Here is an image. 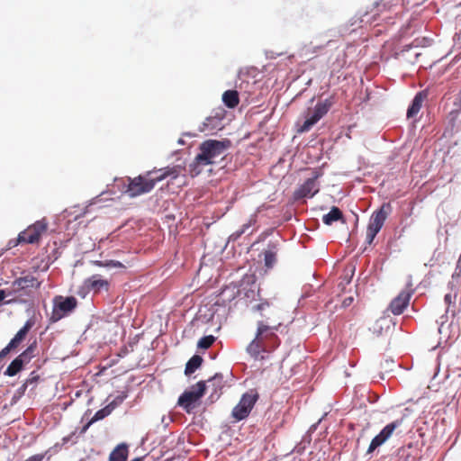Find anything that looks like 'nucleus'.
Listing matches in <instances>:
<instances>
[{"instance_id":"obj_23","label":"nucleus","mask_w":461,"mask_h":461,"mask_svg":"<svg viewBox=\"0 0 461 461\" xmlns=\"http://www.w3.org/2000/svg\"><path fill=\"white\" fill-rule=\"evenodd\" d=\"M276 246L269 245V248L264 251V263L267 268H272L276 263Z\"/></svg>"},{"instance_id":"obj_51","label":"nucleus","mask_w":461,"mask_h":461,"mask_svg":"<svg viewBox=\"0 0 461 461\" xmlns=\"http://www.w3.org/2000/svg\"><path fill=\"white\" fill-rule=\"evenodd\" d=\"M456 266H457V269H459V268L461 269V254H460V257H459V258H458V260L456 262Z\"/></svg>"},{"instance_id":"obj_25","label":"nucleus","mask_w":461,"mask_h":461,"mask_svg":"<svg viewBox=\"0 0 461 461\" xmlns=\"http://www.w3.org/2000/svg\"><path fill=\"white\" fill-rule=\"evenodd\" d=\"M342 217L343 214L339 208L333 206L329 213L323 215L322 221L326 225H331L334 221L342 219Z\"/></svg>"},{"instance_id":"obj_37","label":"nucleus","mask_w":461,"mask_h":461,"mask_svg":"<svg viewBox=\"0 0 461 461\" xmlns=\"http://www.w3.org/2000/svg\"><path fill=\"white\" fill-rule=\"evenodd\" d=\"M94 264L98 267H122V263L118 261H109V262H102V261H95Z\"/></svg>"},{"instance_id":"obj_21","label":"nucleus","mask_w":461,"mask_h":461,"mask_svg":"<svg viewBox=\"0 0 461 461\" xmlns=\"http://www.w3.org/2000/svg\"><path fill=\"white\" fill-rule=\"evenodd\" d=\"M221 120L222 116H209L203 122V126L200 128L202 131H214L217 129H221Z\"/></svg>"},{"instance_id":"obj_36","label":"nucleus","mask_w":461,"mask_h":461,"mask_svg":"<svg viewBox=\"0 0 461 461\" xmlns=\"http://www.w3.org/2000/svg\"><path fill=\"white\" fill-rule=\"evenodd\" d=\"M85 390H86V393H90V391H91V387H88L87 383H86V381H84V382L82 383V388H81V389H79V390H77V391L75 392V393H74V397H73V398H74V399H77V398L81 397V395L83 394V393L85 392Z\"/></svg>"},{"instance_id":"obj_27","label":"nucleus","mask_w":461,"mask_h":461,"mask_svg":"<svg viewBox=\"0 0 461 461\" xmlns=\"http://www.w3.org/2000/svg\"><path fill=\"white\" fill-rule=\"evenodd\" d=\"M113 411V407H110L108 404L104 408L95 411V413L91 418V422H96L104 420L107 416H109Z\"/></svg>"},{"instance_id":"obj_40","label":"nucleus","mask_w":461,"mask_h":461,"mask_svg":"<svg viewBox=\"0 0 461 461\" xmlns=\"http://www.w3.org/2000/svg\"><path fill=\"white\" fill-rule=\"evenodd\" d=\"M74 437H75V433H71L70 435H68V436L64 437L62 438V444L61 445H66V444H68L69 442H71V444H75L76 441L72 440Z\"/></svg>"},{"instance_id":"obj_12","label":"nucleus","mask_w":461,"mask_h":461,"mask_svg":"<svg viewBox=\"0 0 461 461\" xmlns=\"http://www.w3.org/2000/svg\"><path fill=\"white\" fill-rule=\"evenodd\" d=\"M34 321L29 319L23 328H21L15 336L11 339L8 345L0 351V359L6 357L12 350L16 349L20 344L25 339L28 332L33 327Z\"/></svg>"},{"instance_id":"obj_43","label":"nucleus","mask_w":461,"mask_h":461,"mask_svg":"<svg viewBox=\"0 0 461 461\" xmlns=\"http://www.w3.org/2000/svg\"><path fill=\"white\" fill-rule=\"evenodd\" d=\"M461 276V269H457V266H456V269L454 274L452 275V279L454 280L456 277H459Z\"/></svg>"},{"instance_id":"obj_2","label":"nucleus","mask_w":461,"mask_h":461,"mask_svg":"<svg viewBox=\"0 0 461 461\" xmlns=\"http://www.w3.org/2000/svg\"><path fill=\"white\" fill-rule=\"evenodd\" d=\"M182 172L180 166L167 167L158 170H150L144 175L135 177H128L126 193L130 197H136L149 193L158 182L167 177L176 179Z\"/></svg>"},{"instance_id":"obj_6","label":"nucleus","mask_w":461,"mask_h":461,"mask_svg":"<svg viewBox=\"0 0 461 461\" xmlns=\"http://www.w3.org/2000/svg\"><path fill=\"white\" fill-rule=\"evenodd\" d=\"M205 391V382L199 381L195 384L189 386L179 395L177 404L183 408L185 412L191 413L196 403L203 397Z\"/></svg>"},{"instance_id":"obj_34","label":"nucleus","mask_w":461,"mask_h":461,"mask_svg":"<svg viewBox=\"0 0 461 461\" xmlns=\"http://www.w3.org/2000/svg\"><path fill=\"white\" fill-rule=\"evenodd\" d=\"M307 444H310V440L303 439L300 443H298L293 449V452L302 455L305 451Z\"/></svg>"},{"instance_id":"obj_4","label":"nucleus","mask_w":461,"mask_h":461,"mask_svg":"<svg viewBox=\"0 0 461 461\" xmlns=\"http://www.w3.org/2000/svg\"><path fill=\"white\" fill-rule=\"evenodd\" d=\"M258 399L259 393L258 387L249 388L243 393L239 402L231 411V417L234 420L241 421L246 420L249 416Z\"/></svg>"},{"instance_id":"obj_24","label":"nucleus","mask_w":461,"mask_h":461,"mask_svg":"<svg viewBox=\"0 0 461 461\" xmlns=\"http://www.w3.org/2000/svg\"><path fill=\"white\" fill-rule=\"evenodd\" d=\"M448 377L449 376H430L427 389L434 393L440 391L441 388L444 387Z\"/></svg>"},{"instance_id":"obj_38","label":"nucleus","mask_w":461,"mask_h":461,"mask_svg":"<svg viewBox=\"0 0 461 461\" xmlns=\"http://www.w3.org/2000/svg\"><path fill=\"white\" fill-rule=\"evenodd\" d=\"M50 450H51V448L49 449L48 451H46L44 454H36V455L31 456L24 461H42L45 455L48 454Z\"/></svg>"},{"instance_id":"obj_9","label":"nucleus","mask_w":461,"mask_h":461,"mask_svg":"<svg viewBox=\"0 0 461 461\" xmlns=\"http://www.w3.org/2000/svg\"><path fill=\"white\" fill-rule=\"evenodd\" d=\"M321 176V171L314 170L312 176L305 180V182L294 192V199L297 201L306 197H313L320 190L318 179Z\"/></svg>"},{"instance_id":"obj_10","label":"nucleus","mask_w":461,"mask_h":461,"mask_svg":"<svg viewBox=\"0 0 461 461\" xmlns=\"http://www.w3.org/2000/svg\"><path fill=\"white\" fill-rule=\"evenodd\" d=\"M413 293L414 289L412 288V285L411 283H409L405 289L400 292V294L391 301L388 306V311H390L393 315L402 314L409 305Z\"/></svg>"},{"instance_id":"obj_13","label":"nucleus","mask_w":461,"mask_h":461,"mask_svg":"<svg viewBox=\"0 0 461 461\" xmlns=\"http://www.w3.org/2000/svg\"><path fill=\"white\" fill-rule=\"evenodd\" d=\"M392 212L390 203H384L381 207L375 211L370 218L368 228L380 231L388 215Z\"/></svg>"},{"instance_id":"obj_5","label":"nucleus","mask_w":461,"mask_h":461,"mask_svg":"<svg viewBox=\"0 0 461 461\" xmlns=\"http://www.w3.org/2000/svg\"><path fill=\"white\" fill-rule=\"evenodd\" d=\"M48 221L45 218L36 221L28 226L24 230L21 231L15 241L10 240L9 247H14L18 244H35L39 243L41 238L48 230Z\"/></svg>"},{"instance_id":"obj_11","label":"nucleus","mask_w":461,"mask_h":461,"mask_svg":"<svg viewBox=\"0 0 461 461\" xmlns=\"http://www.w3.org/2000/svg\"><path fill=\"white\" fill-rule=\"evenodd\" d=\"M36 348L37 342L33 341L22 354L11 362L5 375H16L22 371L23 366L28 364L34 357Z\"/></svg>"},{"instance_id":"obj_57","label":"nucleus","mask_w":461,"mask_h":461,"mask_svg":"<svg viewBox=\"0 0 461 461\" xmlns=\"http://www.w3.org/2000/svg\"><path fill=\"white\" fill-rule=\"evenodd\" d=\"M413 5H420V3H419V2H414V3H413Z\"/></svg>"},{"instance_id":"obj_45","label":"nucleus","mask_w":461,"mask_h":461,"mask_svg":"<svg viewBox=\"0 0 461 461\" xmlns=\"http://www.w3.org/2000/svg\"><path fill=\"white\" fill-rule=\"evenodd\" d=\"M378 398H379V396L377 394H374L372 396H369L367 398V400L369 402L374 403V402H377Z\"/></svg>"},{"instance_id":"obj_15","label":"nucleus","mask_w":461,"mask_h":461,"mask_svg":"<svg viewBox=\"0 0 461 461\" xmlns=\"http://www.w3.org/2000/svg\"><path fill=\"white\" fill-rule=\"evenodd\" d=\"M411 0H381L380 6L382 10L393 12L395 14H400L407 5H409Z\"/></svg>"},{"instance_id":"obj_26","label":"nucleus","mask_w":461,"mask_h":461,"mask_svg":"<svg viewBox=\"0 0 461 461\" xmlns=\"http://www.w3.org/2000/svg\"><path fill=\"white\" fill-rule=\"evenodd\" d=\"M202 363H203L202 357H200L198 355L193 356L186 363L185 369V375H191V374L194 373L196 371V369L198 367H200Z\"/></svg>"},{"instance_id":"obj_32","label":"nucleus","mask_w":461,"mask_h":461,"mask_svg":"<svg viewBox=\"0 0 461 461\" xmlns=\"http://www.w3.org/2000/svg\"><path fill=\"white\" fill-rule=\"evenodd\" d=\"M411 445H409L407 449H402L400 455V459L402 461H415L416 455H414L411 451Z\"/></svg>"},{"instance_id":"obj_28","label":"nucleus","mask_w":461,"mask_h":461,"mask_svg":"<svg viewBox=\"0 0 461 461\" xmlns=\"http://www.w3.org/2000/svg\"><path fill=\"white\" fill-rule=\"evenodd\" d=\"M40 376H32L28 378L17 390L14 392L20 397H23L29 384L36 385L39 382Z\"/></svg>"},{"instance_id":"obj_58","label":"nucleus","mask_w":461,"mask_h":461,"mask_svg":"<svg viewBox=\"0 0 461 461\" xmlns=\"http://www.w3.org/2000/svg\"><path fill=\"white\" fill-rule=\"evenodd\" d=\"M315 49H317V50H321V49H322V47H321V46H319V47H316Z\"/></svg>"},{"instance_id":"obj_39","label":"nucleus","mask_w":461,"mask_h":461,"mask_svg":"<svg viewBox=\"0 0 461 461\" xmlns=\"http://www.w3.org/2000/svg\"><path fill=\"white\" fill-rule=\"evenodd\" d=\"M454 364H457V365H458V366H456V367H453V368H452V367H450V366H448V369H447V372H448V373H450V372H451V373H456V372H457V371H461V358H459L458 357H455V359H454V363H453V365H454Z\"/></svg>"},{"instance_id":"obj_47","label":"nucleus","mask_w":461,"mask_h":461,"mask_svg":"<svg viewBox=\"0 0 461 461\" xmlns=\"http://www.w3.org/2000/svg\"><path fill=\"white\" fill-rule=\"evenodd\" d=\"M353 301V298L352 297H348V298H346L344 301H343V304L344 306H348Z\"/></svg>"},{"instance_id":"obj_60","label":"nucleus","mask_w":461,"mask_h":461,"mask_svg":"<svg viewBox=\"0 0 461 461\" xmlns=\"http://www.w3.org/2000/svg\"><path fill=\"white\" fill-rule=\"evenodd\" d=\"M92 399H93L92 397H91V398H89V400H88V404L91 402Z\"/></svg>"},{"instance_id":"obj_53","label":"nucleus","mask_w":461,"mask_h":461,"mask_svg":"<svg viewBox=\"0 0 461 461\" xmlns=\"http://www.w3.org/2000/svg\"><path fill=\"white\" fill-rule=\"evenodd\" d=\"M131 461H143V457L138 456V457L131 459Z\"/></svg>"},{"instance_id":"obj_29","label":"nucleus","mask_w":461,"mask_h":461,"mask_svg":"<svg viewBox=\"0 0 461 461\" xmlns=\"http://www.w3.org/2000/svg\"><path fill=\"white\" fill-rule=\"evenodd\" d=\"M398 427V422L393 421L391 423H388L385 425L381 431L378 433L381 437H383L384 439L387 440L392 434L393 433L394 429Z\"/></svg>"},{"instance_id":"obj_22","label":"nucleus","mask_w":461,"mask_h":461,"mask_svg":"<svg viewBox=\"0 0 461 461\" xmlns=\"http://www.w3.org/2000/svg\"><path fill=\"white\" fill-rule=\"evenodd\" d=\"M222 101L228 108H235L239 103V94L236 90H227L222 95Z\"/></svg>"},{"instance_id":"obj_20","label":"nucleus","mask_w":461,"mask_h":461,"mask_svg":"<svg viewBox=\"0 0 461 461\" xmlns=\"http://www.w3.org/2000/svg\"><path fill=\"white\" fill-rule=\"evenodd\" d=\"M256 222H257V215L253 214L249 217L248 221L241 226V228L240 230L234 231L230 235V238L235 240H238L244 233L252 234L254 231V229H252V230H250V229L256 224Z\"/></svg>"},{"instance_id":"obj_19","label":"nucleus","mask_w":461,"mask_h":461,"mask_svg":"<svg viewBox=\"0 0 461 461\" xmlns=\"http://www.w3.org/2000/svg\"><path fill=\"white\" fill-rule=\"evenodd\" d=\"M427 98V94L425 92H419L413 98L411 104L407 110V117L413 118L420 112L424 100Z\"/></svg>"},{"instance_id":"obj_33","label":"nucleus","mask_w":461,"mask_h":461,"mask_svg":"<svg viewBox=\"0 0 461 461\" xmlns=\"http://www.w3.org/2000/svg\"><path fill=\"white\" fill-rule=\"evenodd\" d=\"M127 396V393L125 392H122V394L117 395L110 403H108V405L110 407H113V411L117 406L123 402Z\"/></svg>"},{"instance_id":"obj_46","label":"nucleus","mask_w":461,"mask_h":461,"mask_svg":"<svg viewBox=\"0 0 461 461\" xmlns=\"http://www.w3.org/2000/svg\"><path fill=\"white\" fill-rule=\"evenodd\" d=\"M342 58H343L342 61L338 63V65L336 66V68H342L344 66V64L346 62V60H345V54L344 53H342Z\"/></svg>"},{"instance_id":"obj_35","label":"nucleus","mask_w":461,"mask_h":461,"mask_svg":"<svg viewBox=\"0 0 461 461\" xmlns=\"http://www.w3.org/2000/svg\"><path fill=\"white\" fill-rule=\"evenodd\" d=\"M378 232L379 231L367 227L366 234V244L371 245Z\"/></svg>"},{"instance_id":"obj_42","label":"nucleus","mask_w":461,"mask_h":461,"mask_svg":"<svg viewBox=\"0 0 461 461\" xmlns=\"http://www.w3.org/2000/svg\"><path fill=\"white\" fill-rule=\"evenodd\" d=\"M95 422H91V419L88 420V422L86 424H85L81 429V433H85L88 429L89 427L94 424Z\"/></svg>"},{"instance_id":"obj_52","label":"nucleus","mask_w":461,"mask_h":461,"mask_svg":"<svg viewBox=\"0 0 461 461\" xmlns=\"http://www.w3.org/2000/svg\"><path fill=\"white\" fill-rule=\"evenodd\" d=\"M60 447H61V445H60V444H59V443H57V444H56L52 448H54V449H55V451L57 452V451H59V449Z\"/></svg>"},{"instance_id":"obj_8","label":"nucleus","mask_w":461,"mask_h":461,"mask_svg":"<svg viewBox=\"0 0 461 461\" xmlns=\"http://www.w3.org/2000/svg\"><path fill=\"white\" fill-rule=\"evenodd\" d=\"M333 104L334 99L332 96L325 99L324 101L318 102L313 109L312 114L306 118V120L298 129V132L302 133L309 131L314 124H316L325 114H327Z\"/></svg>"},{"instance_id":"obj_56","label":"nucleus","mask_w":461,"mask_h":461,"mask_svg":"<svg viewBox=\"0 0 461 461\" xmlns=\"http://www.w3.org/2000/svg\"><path fill=\"white\" fill-rule=\"evenodd\" d=\"M316 427H317V425H316V424H315V425H312V429H316Z\"/></svg>"},{"instance_id":"obj_54","label":"nucleus","mask_w":461,"mask_h":461,"mask_svg":"<svg viewBox=\"0 0 461 461\" xmlns=\"http://www.w3.org/2000/svg\"><path fill=\"white\" fill-rule=\"evenodd\" d=\"M386 363H387V364H391V365H393V366H395V364H394V362H393V360H390V361H389V360H386Z\"/></svg>"},{"instance_id":"obj_48","label":"nucleus","mask_w":461,"mask_h":461,"mask_svg":"<svg viewBox=\"0 0 461 461\" xmlns=\"http://www.w3.org/2000/svg\"><path fill=\"white\" fill-rule=\"evenodd\" d=\"M362 389H364L366 392H368V389H366L364 386H356L355 387V393L357 394L359 391H361Z\"/></svg>"},{"instance_id":"obj_55","label":"nucleus","mask_w":461,"mask_h":461,"mask_svg":"<svg viewBox=\"0 0 461 461\" xmlns=\"http://www.w3.org/2000/svg\"><path fill=\"white\" fill-rule=\"evenodd\" d=\"M135 378H136V376H131V378L130 379V382L135 381Z\"/></svg>"},{"instance_id":"obj_1","label":"nucleus","mask_w":461,"mask_h":461,"mask_svg":"<svg viewBox=\"0 0 461 461\" xmlns=\"http://www.w3.org/2000/svg\"><path fill=\"white\" fill-rule=\"evenodd\" d=\"M258 312L263 320L257 323V332L254 339L247 348L248 352L258 358L261 353L269 352L280 344L276 331L282 325L278 311L267 301H263L253 308Z\"/></svg>"},{"instance_id":"obj_17","label":"nucleus","mask_w":461,"mask_h":461,"mask_svg":"<svg viewBox=\"0 0 461 461\" xmlns=\"http://www.w3.org/2000/svg\"><path fill=\"white\" fill-rule=\"evenodd\" d=\"M14 286L17 290H25V289H28V288H36V289H38L41 286V282H39L37 280V278H35L32 276H23V277L17 278L14 282Z\"/></svg>"},{"instance_id":"obj_16","label":"nucleus","mask_w":461,"mask_h":461,"mask_svg":"<svg viewBox=\"0 0 461 461\" xmlns=\"http://www.w3.org/2000/svg\"><path fill=\"white\" fill-rule=\"evenodd\" d=\"M129 456V446L122 442L118 444L110 453L108 461H127Z\"/></svg>"},{"instance_id":"obj_59","label":"nucleus","mask_w":461,"mask_h":461,"mask_svg":"<svg viewBox=\"0 0 461 461\" xmlns=\"http://www.w3.org/2000/svg\"><path fill=\"white\" fill-rule=\"evenodd\" d=\"M211 377H212V379H215V378H217L218 376L213 375V376H211Z\"/></svg>"},{"instance_id":"obj_18","label":"nucleus","mask_w":461,"mask_h":461,"mask_svg":"<svg viewBox=\"0 0 461 461\" xmlns=\"http://www.w3.org/2000/svg\"><path fill=\"white\" fill-rule=\"evenodd\" d=\"M449 288L450 291L447 294H446L444 297L445 303L447 305L446 312H451L452 315H455L458 289L454 288L453 281L449 283Z\"/></svg>"},{"instance_id":"obj_14","label":"nucleus","mask_w":461,"mask_h":461,"mask_svg":"<svg viewBox=\"0 0 461 461\" xmlns=\"http://www.w3.org/2000/svg\"><path fill=\"white\" fill-rule=\"evenodd\" d=\"M84 287L88 291H93L98 294L101 291H108L110 283L108 280L104 279L101 275H93L84 281Z\"/></svg>"},{"instance_id":"obj_50","label":"nucleus","mask_w":461,"mask_h":461,"mask_svg":"<svg viewBox=\"0 0 461 461\" xmlns=\"http://www.w3.org/2000/svg\"><path fill=\"white\" fill-rule=\"evenodd\" d=\"M5 298V293L4 290H0V303Z\"/></svg>"},{"instance_id":"obj_3","label":"nucleus","mask_w":461,"mask_h":461,"mask_svg":"<svg viewBox=\"0 0 461 461\" xmlns=\"http://www.w3.org/2000/svg\"><path fill=\"white\" fill-rule=\"evenodd\" d=\"M231 146L230 140H206L199 145V152L188 165V171L192 177L200 175L207 166L216 163V159L225 153Z\"/></svg>"},{"instance_id":"obj_44","label":"nucleus","mask_w":461,"mask_h":461,"mask_svg":"<svg viewBox=\"0 0 461 461\" xmlns=\"http://www.w3.org/2000/svg\"><path fill=\"white\" fill-rule=\"evenodd\" d=\"M22 397H20L19 395H17V393H14V395L12 396L11 403H16Z\"/></svg>"},{"instance_id":"obj_31","label":"nucleus","mask_w":461,"mask_h":461,"mask_svg":"<svg viewBox=\"0 0 461 461\" xmlns=\"http://www.w3.org/2000/svg\"><path fill=\"white\" fill-rule=\"evenodd\" d=\"M386 440L383 438L379 434L375 436L371 440V443L367 449V454L373 453L377 447H381Z\"/></svg>"},{"instance_id":"obj_7","label":"nucleus","mask_w":461,"mask_h":461,"mask_svg":"<svg viewBox=\"0 0 461 461\" xmlns=\"http://www.w3.org/2000/svg\"><path fill=\"white\" fill-rule=\"evenodd\" d=\"M77 306V300L74 296L64 297L57 295L53 299V309L50 321L54 323L70 314Z\"/></svg>"},{"instance_id":"obj_41","label":"nucleus","mask_w":461,"mask_h":461,"mask_svg":"<svg viewBox=\"0 0 461 461\" xmlns=\"http://www.w3.org/2000/svg\"><path fill=\"white\" fill-rule=\"evenodd\" d=\"M255 377H256V376H252V377H250V378H247V379L244 381V384H245V386H249V385H250V384L254 385V384H255V383H254V378H255Z\"/></svg>"},{"instance_id":"obj_49","label":"nucleus","mask_w":461,"mask_h":461,"mask_svg":"<svg viewBox=\"0 0 461 461\" xmlns=\"http://www.w3.org/2000/svg\"><path fill=\"white\" fill-rule=\"evenodd\" d=\"M74 401V398H71V400L68 402H64V407H63V410H66L68 406H70L72 404Z\"/></svg>"},{"instance_id":"obj_30","label":"nucleus","mask_w":461,"mask_h":461,"mask_svg":"<svg viewBox=\"0 0 461 461\" xmlns=\"http://www.w3.org/2000/svg\"><path fill=\"white\" fill-rule=\"evenodd\" d=\"M215 339V337L212 335L204 336L199 339L197 347L199 348L207 349L214 343Z\"/></svg>"}]
</instances>
